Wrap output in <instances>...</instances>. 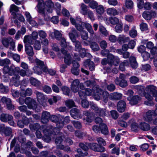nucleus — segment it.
<instances>
[{"label": "nucleus", "mask_w": 157, "mask_h": 157, "mask_svg": "<svg viewBox=\"0 0 157 157\" xmlns=\"http://www.w3.org/2000/svg\"><path fill=\"white\" fill-rule=\"evenodd\" d=\"M127 99L129 101V103L131 105H134L137 104L141 100V98L138 96H134L132 98L130 97H128Z\"/></svg>", "instance_id": "a211bd4d"}, {"label": "nucleus", "mask_w": 157, "mask_h": 157, "mask_svg": "<svg viewBox=\"0 0 157 157\" xmlns=\"http://www.w3.org/2000/svg\"><path fill=\"white\" fill-rule=\"evenodd\" d=\"M129 40L128 37H126L124 35H120L117 38V41L120 44L127 42Z\"/></svg>", "instance_id": "aec40b11"}, {"label": "nucleus", "mask_w": 157, "mask_h": 157, "mask_svg": "<svg viewBox=\"0 0 157 157\" xmlns=\"http://www.w3.org/2000/svg\"><path fill=\"white\" fill-rule=\"evenodd\" d=\"M9 90L7 87H6L4 86L2 84H0V92L2 93H7Z\"/></svg>", "instance_id": "864d4df0"}, {"label": "nucleus", "mask_w": 157, "mask_h": 157, "mask_svg": "<svg viewBox=\"0 0 157 157\" xmlns=\"http://www.w3.org/2000/svg\"><path fill=\"white\" fill-rule=\"evenodd\" d=\"M1 101L3 103H5L6 105L11 101L10 98L5 97H2L1 99Z\"/></svg>", "instance_id": "69168bd1"}, {"label": "nucleus", "mask_w": 157, "mask_h": 157, "mask_svg": "<svg viewBox=\"0 0 157 157\" xmlns=\"http://www.w3.org/2000/svg\"><path fill=\"white\" fill-rule=\"evenodd\" d=\"M129 34L132 37L135 38L137 35V31L134 29H132L130 31Z\"/></svg>", "instance_id": "e2e57ef3"}, {"label": "nucleus", "mask_w": 157, "mask_h": 157, "mask_svg": "<svg viewBox=\"0 0 157 157\" xmlns=\"http://www.w3.org/2000/svg\"><path fill=\"white\" fill-rule=\"evenodd\" d=\"M63 136L57 137L55 140V142L57 148L59 149V147H60L62 145L61 143L63 141Z\"/></svg>", "instance_id": "58836bf2"}, {"label": "nucleus", "mask_w": 157, "mask_h": 157, "mask_svg": "<svg viewBox=\"0 0 157 157\" xmlns=\"http://www.w3.org/2000/svg\"><path fill=\"white\" fill-rule=\"evenodd\" d=\"M99 30L100 32L105 36H107L108 35V32L106 29L102 25H100L99 27Z\"/></svg>", "instance_id": "a19ab883"}, {"label": "nucleus", "mask_w": 157, "mask_h": 157, "mask_svg": "<svg viewBox=\"0 0 157 157\" xmlns=\"http://www.w3.org/2000/svg\"><path fill=\"white\" fill-rule=\"evenodd\" d=\"M29 127L31 130H35L36 131L40 128V124L38 123L30 124Z\"/></svg>", "instance_id": "a18cd8bd"}, {"label": "nucleus", "mask_w": 157, "mask_h": 157, "mask_svg": "<svg viewBox=\"0 0 157 157\" xmlns=\"http://www.w3.org/2000/svg\"><path fill=\"white\" fill-rule=\"evenodd\" d=\"M89 6L93 9H96L98 6V3L94 1H92L89 3Z\"/></svg>", "instance_id": "774afa93"}, {"label": "nucleus", "mask_w": 157, "mask_h": 157, "mask_svg": "<svg viewBox=\"0 0 157 157\" xmlns=\"http://www.w3.org/2000/svg\"><path fill=\"white\" fill-rule=\"evenodd\" d=\"M61 52L62 54L64 56L65 63L67 65H70L71 63V58L70 55L65 50L61 49Z\"/></svg>", "instance_id": "f8f14e48"}, {"label": "nucleus", "mask_w": 157, "mask_h": 157, "mask_svg": "<svg viewBox=\"0 0 157 157\" xmlns=\"http://www.w3.org/2000/svg\"><path fill=\"white\" fill-rule=\"evenodd\" d=\"M104 6L101 5L98 6L96 8V12L99 14H103L104 12Z\"/></svg>", "instance_id": "79ce46f5"}, {"label": "nucleus", "mask_w": 157, "mask_h": 157, "mask_svg": "<svg viewBox=\"0 0 157 157\" xmlns=\"http://www.w3.org/2000/svg\"><path fill=\"white\" fill-rule=\"evenodd\" d=\"M82 31H80L81 32V36L82 38L84 40H86L88 38V34L87 32L83 30Z\"/></svg>", "instance_id": "bf43d9fd"}, {"label": "nucleus", "mask_w": 157, "mask_h": 157, "mask_svg": "<svg viewBox=\"0 0 157 157\" xmlns=\"http://www.w3.org/2000/svg\"><path fill=\"white\" fill-rule=\"evenodd\" d=\"M130 62L131 67L135 69L137 68L138 64L136 61V58L134 57H131L129 58Z\"/></svg>", "instance_id": "bb28decb"}, {"label": "nucleus", "mask_w": 157, "mask_h": 157, "mask_svg": "<svg viewBox=\"0 0 157 157\" xmlns=\"http://www.w3.org/2000/svg\"><path fill=\"white\" fill-rule=\"evenodd\" d=\"M79 81L78 79L74 80L71 84V89L74 92H77L79 89L78 85L79 84Z\"/></svg>", "instance_id": "f3484780"}, {"label": "nucleus", "mask_w": 157, "mask_h": 157, "mask_svg": "<svg viewBox=\"0 0 157 157\" xmlns=\"http://www.w3.org/2000/svg\"><path fill=\"white\" fill-rule=\"evenodd\" d=\"M12 77L11 78L10 84V86H18L21 83L20 80V76L18 74H17L15 72L13 74H12Z\"/></svg>", "instance_id": "39448f33"}, {"label": "nucleus", "mask_w": 157, "mask_h": 157, "mask_svg": "<svg viewBox=\"0 0 157 157\" xmlns=\"http://www.w3.org/2000/svg\"><path fill=\"white\" fill-rule=\"evenodd\" d=\"M56 126L57 128H53L52 127H47L43 130V133L46 136V137L50 139V136H51L52 134L56 135L59 132V128H62L64 125V122L58 121L56 123Z\"/></svg>", "instance_id": "f03ea898"}, {"label": "nucleus", "mask_w": 157, "mask_h": 157, "mask_svg": "<svg viewBox=\"0 0 157 157\" xmlns=\"http://www.w3.org/2000/svg\"><path fill=\"white\" fill-rule=\"evenodd\" d=\"M30 81L31 84L34 86H38L40 84V82L39 81L33 77L30 78Z\"/></svg>", "instance_id": "4c0bfd02"}, {"label": "nucleus", "mask_w": 157, "mask_h": 157, "mask_svg": "<svg viewBox=\"0 0 157 157\" xmlns=\"http://www.w3.org/2000/svg\"><path fill=\"white\" fill-rule=\"evenodd\" d=\"M129 123L131 124V127L132 130L136 131L138 128V126L134 119H131L129 121Z\"/></svg>", "instance_id": "c756f323"}, {"label": "nucleus", "mask_w": 157, "mask_h": 157, "mask_svg": "<svg viewBox=\"0 0 157 157\" xmlns=\"http://www.w3.org/2000/svg\"><path fill=\"white\" fill-rule=\"evenodd\" d=\"M107 111L105 109L99 108L97 112V115L101 117H104L106 115Z\"/></svg>", "instance_id": "c9c22d12"}, {"label": "nucleus", "mask_w": 157, "mask_h": 157, "mask_svg": "<svg viewBox=\"0 0 157 157\" xmlns=\"http://www.w3.org/2000/svg\"><path fill=\"white\" fill-rule=\"evenodd\" d=\"M37 105L35 101L33 99L32 102L28 105V107L29 109H35L36 108Z\"/></svg>", "instance_id": "de8ad7c7"}, {"label": "nucleus", "mask_w": 157, "mask_h": 157, "mask_svg": "<svg viewBox=\"0 0 157 157\" xmlns=\"http://www.w3.org/2000/svg\"><path fill=\"white\" fill-rule=\"evenodd\" d=\"M107 13L110 16H115L118 14L117 10L113 8H110L106 9Z\"/></svg>", "instance_id": "a878e982"}, {"label": "nucleus", "mask_w": 157, "mask_h": 157, "mask_svg": "<svg viewBox=\"0 0 157 157\" xmlns=\"http://www.w3.org/2000/svg\"><path fill=\"white\" fill-rule=\"evenodd\" d=\"M122 94L120 93L114 92L110 94L109 99L112 100L117 101L122 98Z\"/></svg>", "instance_id": "2eb2a0df"}, {"label": "nucleus", "mask_w": 157, "mask_h": 157, "mask_svg": "<svg viewBox=\"0 0 157 157\" xmlns=\"http://www.w3.org/2000/svg\"><path fill=\"white\" fill-rule=\"evenodd\" d=\"M108 64L110 66H112L113 64L115 66H117L119 63V59L118 57L114 56L113 55L110 54L108 56Z\"/></svg>", "instance_id": "0eeeda50"}, {"label": "nucleus", "mask_w": 157, "mask_h": 157, "mask_svg": "<svg viewBox=\"0 0 157 157\" xmlns=\"http://www.w3.org/2000/svg\"><path fill=\"white\" fill-rule=\"evenodd\" d=\"M84 115V121L87 122H91L92 121V113L88 111H85L83 112Z\"/></svg>", "instance_id": "5701e85b"}, {"label": "nucleus", "mask_w": 157, "mask_h": 157, "mask_svg": "<svg viewBox=\"0 0 157 157\" xmlns=\"http://www.w3.org/2000/svg\"><path fill=\"white\" fill-rule=\"evenodd\" d=\"M24 42L26 44H32L33 43V40L31 36L29 35H26L24 38Z\"/></svg>", "instance_id": "f704fd0d"}, {"label": "nucleus", "mask_w": 157, "mask_h": 157, "mask_svg": "<svg viewBox=\"0 0 157 157\" xmlns=\"http://www.w3.org/2000/svg\"><path fill=\"white\" fill-rule=\"evenodd\" d=\"M117 109L121 113L124 112L126 108V103L124 101L121 100L119 101L117 105Z\"/></svg>", "instance_id": "6ab92c4d"}, {"label": "nucleus", "mask_w": 157, "mask_h": 157, "mask_svg": "<svg viewBox=\"0 0 157 157\" xmlns=\"http://www.w3.org/2000/svg\"><path fill=\"white\" fill-rule=\"evenodd\" d=\"M62 90L63 91V93L66 95H67L68 96H70L69 93L70 91V90L69 89L67 86H64L62 87Z\"/></svg>", "instance_id": "338daca9"}, {"label": "nucleus", "mask_w": 157, "mask_h": 157, "mask_svg": "<svg viewBox=\"0 0 157 157\" xmlns=\"http://www.w3.org/2000/svg\"><path fill=\"white\" fill-rule=\"evenodd\" d=\"M80 13L83 15L86 14L88 10V7L84 3H82L80 6Z\"/></svg>", "instance_id": "473e14b6"}, {"label": "nucleus", "mask_w": 157, "mask_h": 157, "mask_svg": "<svg viewBox=\"0 0 157 157\" xmlns=\"http://www.w3.org/2000/svg\"><path fill=\"white\" fill-rule=\"evenodd\" d=\"M125 5L128 9H131L133 7V3L132 0H125Z\"/></svg>", "instance_id": "49530a36"}, {"label": "nucleus", "mask_w": 157, "mask_h": 157, "mask_svg": "<svg viewBox=\"0 0 157 157\" xmlns=\"http://www.w3.org/2000/svg\"><path fill=\"white\" fill-rule=\"evenodd\" d=\"M36 95L37 101L41 105L44 106L46 101V98L45 95L43 93L36 91L35 92Z\"/></svg>", "instance_id": "423d86ee"}, {"label": "nucleus", "mask_w": 157, "mask_h": 157, "mask_svg": "<svg viewBox=\"0 0 157 157\" xmlns=\"http://www.w3.org/2000/svg\"><path fill=\"white\" fill-rule=\"evenodd\" d=\"M8 55L9 56H12L14 60L16 61L17 62H19L20 61V56L16 54H13L12 53L8 52Z\"/></svg>", "instance_id": "37998d69"}, {"label": "nucleus", "mask_w": 157, "mask_h": 157, "mask_svg": "<svg viewBox=\"0 0 157 157\" xmlns=\"http://www.w3.org/2000/svg\"><path fill=\"white\" fill-rule=\"evenodd\" d=\"M80 18H78V21H79L81 23L80 25L83 27L84 26L88 31L91 34L93 35L94 33V30L93 29L91 25L87 22H82Z\"/></svg>", "instance_id": "6e6552de"}, {"label": "nucleus", "mask_w": 157, "mask_h": 157, "mask_svg": "<svg viewBox=\"0 0 157 157\" xmlns=\"http://www.w3.org/2000/svg\"><path fill=\"white\" fill-rule=\"evenodd\" d=\"M154 111L149 110L144 116V118L145 121L147 122H150L152 120L153 117L155 116Z\"/></svg>", "instance_id": "ddd939ff"}, {"label": "nucleus", "mask_w": 157, "mask_h": 157, "mask_svg": "<svg viewBox=\"0 0 157 157\" xmlns=\"http://www.w3.org/2000/svg\"><path fill=\"white\" fill-rule=\"evenodd\" d=\"M19 11L18 7L14 4H12L10 6V11L11 13H12V14H13L15 17L16 14L14 12H17Z\"/></svg>", "instance_id": "7c9ffc66"}, {"label": "nucleus", "mask_w": 157, "mask_h": 157, "mask_svg": "<svg viewBox=\"0 0 157 157\" xmlns=\"http://www.w3.org/2000/svg\"><path fill=\"white\" fill-rule=\"evenodd\" d=\"M71 116L75 119H79L82 117L81 112L77 109L74 108L70 111Z\"/></svg>", "instance_id": "9d476101"}, {"label": "nucleus", "mask_w": 157, "mask_h": 157, "mask_svg": "<svg viewBox=\"0 0 157 157\" xmlns=\"http://www.w3.org/2000/svg\"><path fill=\"white\" fill-rule=\"evenodd\" d=\"M97 93L99 94L100 95L102 94L103 98L104 101L106 103L108 101V98H109L110 94L106 91H103L100 89H96Z\"/></svg>", "instance_id": "4468645a"}, {"label": "nucleus", "mask_w": 157, "mask_h": 157, "mask_svg": "<svg viewBox=\"0 0 157 157\" xmlns=\"http://www.w3.org/2000/svg\"><path fill=\"white\" fill-rule=\"evenodd\" d=\"M106 88L109 91L113 92L116 89V86L114 84H110L107 85Z\"/></svg>", "instance_id": "0e129e2a"}, {"label": "nucleus", "mask_w": 157, "mask_h": 157, "mask_svg": "<svg viewBox=\"0 0 157 157\" xmlns=\"http://www.w3.org/2000/svg\"><path fill=\"white\" fill-rule=\"evenodd\" d=\"M10 60L7 58L2 60H0V65L3 66L9 64L10 63Z\"/></svg>", "instance_id": "4d7b16f0"}, {"label": "nucleus", "mask_w": 157, "mask_h": 157, "mask_svg": "<svg viewBox=\"0 0 157 157\" xmlns=\"http://www.w3.org/2000/svg\"><path fill=\"white\" fill-rule=\"evenodd\" d=\"M38 4L36 6L37 11L38 13L44 17L45 21H48L50 17L47 14L46 11L49 13L53 12L54 4L52 0L46 1L45 2L43 0H38Z\"/></svg>", "instance_id": "f257e3e1"}, {"label": "nucleus", "mask_w": 157, "mask_h": 157, "mask_svg": "<svg viewBox=\"0 0 157 157\" xmlns=\"http://www.w3.org/2000/svg\"><path fill=\"white\" fill-rule=\"evenodd\" d=\"M15 66L12 65L10 67L8 66H6L4 67L3 68V71L4 74H8L9 75H12V74H13L15 71Z\"/></svg>", "instance_id": "9b49d317"}, {"label": "nucleus", "mask_w": 157, "mask_h": 157, "mask_svg": "<svg viewBox=\"0 0 157 157\" xmlns=\"http://www.w3.org/2000/svg\"><path fill=\"white\" fill-rule=\"evenodd\" d=\"M71 123L74 127L77 129H79L82 127L81 124L78 121H71Z\"/></svg>", "instance_id": "13d9d810"}, {"label": "nucleus", "mask_w": 157, "mask_h": 157, "mask_svg": "<svg viewBox=\"0 0 157 157\" xmlns=\"http://www.w3.org/2000/svg\"><path fill=\"white\" fill-rule=\"evenodd\" d=\"M84 65L85 67L88 66L89 69L91 71H93L94 69V63L90 61V59H87L85 61L84 63Z\"/></svg>", "instance_id": "393cba45"}, {"label": "nucleus", "mask_w": 157, "mask_h": 157, "mask_svg": "<svg viewBox=\"0 0 157 157\" xmlns=\"http://www.w3.org/2000/svg\"><path fill=\"white\" fill-rule=\"evenodd\" d=\"M33 93V91L32 89L30 88H27L24 94L23 93H21V96L23 97H25L26 96H29L32 94Z\"/></svg>", "instance_id": "6e6d98bb"}, {"label": "nucleus", "mask_w": 157, "mask_h": 157, "mask_svg": "<svg viewBox=\"0 0 157 157\" xmlns=\"http://www.w3.org/2000/svg\"><path fill=\"white\" fill-rule=\"evenodd\" d=\"M33 70L34 72L37 75H40L42 73L41 68L38 66H34L33 68Z\"/></svg>", "instance_id": "603ef678"}, {"label": "nucleus", "mask_w": 157, "mask_h": 157, "mask_svg": "<svg viewBox=\"0 0 157 157\" xmlns=\"http://www.w3.org/2000/svg\"><path fill=\"white\" fill-rule=\"evenodd\" d=\"M88 146L90 149L94 151H97L98 145L96 143H90L89 144Z\"/></svg>", "instance_id": "8fccbe9b"}, {"label": "nucleus", "mask_w": 157, "mask_h": 157, "mask_svg": "<svg viewBox=\"0 0 157 157\" xmlns=\"http://www.w3.org/2000/svg\"><path fill=\"white\" fill-rule=\"evenodd\" d=\"M109 22L113 25L117 24L119 22V20L117 18L114 17H111L109 19Z\"/></svg>", "instance_id": "052dcab7"}, {"label": "nucleus", "mask_w": 157, "mask_h": 157, "mask_svg": "<svg viewBox=\"0 0 157 157\" xmlns=\"http://www.w3.org/2000/svg\"><path fill=\"white\" fill-rule=\"evenodd\" d=\"M70 20L72 24L73 25H75L76 28L78 31H82L84 29L83 27L81 26L80 24L76 23L75 20L73 18L70 17Z\"/></svg>", "instance_id": "cd10ccee"}, {"label": "nucleus", "mask_w": 157, "mask_h": 157, "mask_svg": "<svg viewBox=\"0 0 157 157\" xmlns=\"http://www.w3.org/2000/svg\"><path fill=\"white\" fill-rule=\"evenodd\" d=\"M143 17L147 20H150L151 19V13L150 11H144L143 14Z\"/></svg>", "instance_id": "5fc2aeb1"}, {"label": "nucleus", "mask_w": 157, "mask_h": 157, "mask_svg": "<svg viewBox=\"0 0 157 157\" xmlns=\"http://www.w3.org/2000/svg\"><path fill=\"white\" fill-rule=\"evenodd\" d=\"M66 105L69 108H71L75 107V103L74 101L71 100L66 101H65Z\"/></svg>", "instance_id": "3c124183"}, {"label": "nucleus", "mask_w": 157, "mask_h": 157, "mask_svg": "<svg viewBox=\"0 0 157 157\" xmlns=\"http://www.w3.org/2000/svg\"><path fill=\"white\" fill-rule=\"evenodd\" d=\"M25 51L29 56H33L34 54L33 47L28 44H25Z\"/></svg>", "instance_id": "412c9836"}, {"label": "nucleus", "mask_w": 157, "mask_h": 157, "mask_svg": "<svg viewBox=\"0 0 157 157\" xmlns=\"http://www.w3.org/2000/svg\"><path fill=\"white\" fill-rule=\"evenodd\" d=\"M146 90L147 93L152 94L155 98V100L157 101V91L155 90V87L153 85H149L147 86Z\"/></svg>", "instance_id": "1a4fd4ad"}, {"label": "nucleus", "mask_w": 157, "mask_h": 157, "mask_svg": "<svg viewBox=\"0 0 157 157\" xmlns=\"http://www.w3.org/2000/svg\"><path fill=\"white\" fill-rule=\"evenodd\" d=\"M15 71L16 72V73L17 72L19 73L20 75L21 76L23 77L25 76L26 75V72L25 70L23 69L20 70L18 67H15Z\"/></svg>", "instance_id": "c03bdc74"}, {"label": "nucleus", "mask_w": 157, "mask_h": 157, "mask_svg": "<svg viewBox=\"0 0 157 157\" xmlns=\"http://www.w3.org/2000/svg\"><path fill=\"white\" fill-rule=\"evenodd\" d=\"M8 118L11 119L12 118V115L8 114L2 113L0 116V120L4 122H6L7 121Z\"/></svg>", "instance_id": "2f4dec72"}, {"label": "nucleus", "mask_w": 157, "mask_h": 157, "mask_svg": "<svg viewBox=\"0 0 157 157\" xmlns=\"http://www.w3.org/2000/svg\"><path fill=\"white\" fill-rule=\"evenodd\" d=\"M125 76L123 74H120L119 78L117 77L114 80L115 83L122 87H124L128 85L127 81L125 80Z\"/></svg>", "instance_id": "20e7f679"}, {"label": "nucleus", "mask_w": 157, "mask_h": 157, "mask_svg": "<svg viewBox=\"0 0 157 157\" xmlns=\"http://www.w3.org/2000/svg\"><path fill=\"white\" fill-rule=\"evenodd\" d=\"M75 41L72 42L75 43V51L77 52L80 51V50L82 48V46L81 43L78 40H75Z\"/></svg>", "instance_id": "e433bc0d"}, {"label": "nucleus", "mask_w": 157, "mask_h": 157, "mask_svg": "<svg viewBox=\"0 0 157 157\" xmlns=\"http://www.w3.org/2000/svg\"><path fill=\"white\" fill-rule=\"evenodd\" d=\"M2 43L3 45L7 48H8L10 45V49L14 50L15 47V43L11 37L3 38L2 39Z\"/></svg>", "instance_id": "7ed1b4c3"}, {"label": "nucleus", "mask_w": 157, "mask_h": 157, "mask_svg": "<svg viewBox=\"0 0 157 157\" xmlns=\"http://www.w3.org/2000/svg\"><path fill=\"white\" fill-rule=\"evenodd\" d=\"M50 117V113L47 111H44L42 114L41 121L43 123H47Z\"/></svg>", "instance_id": "dca6fc26"}, {"label": "nucleus", "mask_w": 157, "mask_h": 157, "mask_svg": "<svg viewBox=\"0 0 157 157\" xmlns=\"http://www.w3.org/2000/svg\"><path fill=\"white\" fill-rule=\"evenodd\" d=\"M7 136H9L12 135V130L10 128L6 127L4 131L2 132Z\"/></svg>", "instance_id": "ea45409f"}, {"label": "nucleus", "mask_w": 157, "mask_h": 157, "mask_svg": "<svg viewBox=\"0 0 157 157\" xmlns=\"http://www.w3.org/2000/svg\"><path fill=\"white\" fill-rule=\"evenodd\" d=\"M69 35L72 42L75 41L76 38L78 36V34L74 28L71 29V32L69 33Z\"/></svg>", "instance_id": "4be33fe9"}, {"label": "nucleus", "mask_w": 157, "mask_h": 157, "mask_svg": "<svg viewBox=\"0 0 157 157\" xmlns=\"http://www.w3.org/2000/svg\"><path fill=\"white\" fill-rule=\"evenodd\" d=\"M140 128L144 131H147L149 130L150 128V125L147 123L143 122L141 123L140 125Z\"/></svg>", "instance_id": "c85d7f7f"}, {"label": "nucleus", "mask_w": 157, "mask_h": 157, "mask_svg": "<svg viewBox=\"0 0 157 157\" xmlns=\"http://www.w3.org/2000/svg\"><path fill=\"white\" fill-rule=\"evenodd\" d=\"M100 131L101 133L105 135H107L109 134V130L107 125L102 123L100 125Z\"/></svg>", "instance_id": "b1692460"}, {"label": "nucleus", "mask_w": 157, "mask_h": 157, "mask_svg": "<svg viewBox=\"0 0 157 157\" xmlns=\"http://www.w3.org/2000/svg\"><path fill=\"white\" fill-rule=\"evenodd\" d=\"M129 65L128 61L127 60H124L120 64L119 67V69L122 71H123L125 70V66H128Z\"/></svg>", "instance_id": "72a5a7b5"}, {"label": "nucleus", "mask_w": 157, "mask_h": 157, "mask_svg": "<svg viewBox=\"0 0 157 157\" xmlns=\"http://www.w3.org/2000/svg\"><path fill=\"white\" fill-rule=\"evenodd\" d=\"M96 140L99 144L100 145H103L105 146L106 145V142L105 140L101 137H97Z\"/></svg>", "instance_id": "680f3d73"}, {"label": "nucleus", "mask_w": 157, "mask_h": 157, "mask_svg": "<svg viewBox=\"0 0 157 157\" xmlns=\"http://www.w3.org/2000/svg\"><path fill=\"white\" fill-rule=\"evenodd\" d=\"M90 47L94 51H97L99 49L98 45L95 42H93L91 43Z\"/></svg>", "instance_id": "09e8293b"}]
</instances>
